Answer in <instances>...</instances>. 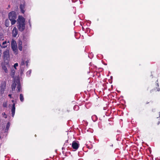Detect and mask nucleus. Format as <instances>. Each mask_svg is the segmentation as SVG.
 Returning a JSON list of instances; mask_svg holds the SVG:
<instances>
[{"instance_id": "nucleus-1", "label": "nucleus", "mask_w": 160, "mask_h": 160, "mask_svg": "<svg viewBox=\"0 0 160 160\" xmlns=\"http://www.w3.org/2000/svg\"><path fill=\"white\" fill-rule=\"evenodd\" d=\"M25 20L22 16H19L17 20V27L20 32L23 31L25 28Z\"/></svg>"}, {"instance_id": "nucleus-2", "label": "nucleus", "mask_w": 160, "mask_h": 160, "mask_svg": "<svg viewBox=\"0 0 160 160\" xmlns=\"http://www.w3.org/2000/svg\"><path fill=\"white\" fill-rule=\"evenodd\" d=\"M9 19L11 21L12 25L14 24L16 22V20L17 18V15L15 12L14 11H12L9 12L8 14Z\"/></svg>"}, {"instance_id": "nucleus-3", "label": "nucleus", "mask_w": 160, "mask_h": 160, "mask_svg": "<svg viewBox=\"0 0 160 160\" xmlns=\"http://www.w3.org/2000/svg\"><path fill=\"white\" fill-rule=\"evenodd\" d=\"M11 48L13 51L16 53H17V44L15 40L12 39L11 41Z\"/></svg>"}, {"instance_id": "nucleus-4", "label": "nucleus", "mask_w": 160, "mask_h": 160, "mask_svg": "<svg viewBox=\"0 0 160 160\" xmlns=\"http://www.w3.org/2000/svg\"><path fill=\"white\" fill-rule=\"evenodd\" d=\"M72 147L73 149H75V150H77L79 147V144L78 143V142L76 141H73Z\"/></svg>"}, {"instance_id": "nucleus-5", "label": "nucleus", "mask_w": 160, "mask_h": 160, "mask_svg": "<svg viewBox=\"0 0 160 160\" xmlns=\"http://www.w3.org/2000/svg\"><path fill=\"white\" fill-rule=\"evenodd\" d=\"M6 83L5 81L2 82L0 87V91L1 94H2L4 93V91L6 88Z\"/></svg>"}, {"instance_id": "nucleus-6", "label": "nucleus", "mask_w": 160, "mask_h": 160, "mask_svg": "<svg viewBox=\"0 0 160 160\" xmlns=\"http://www.w3.org/2000/svg\"><path fill=\"white\" fill-rule=\"evenodd\" d=\"M3 58L5 61L8 60L9 58V52L8 50H6L3 53Z\"/></svg>"}, {"instance_id": "nucleus-7", "label": "nucleus", "mask_w": 160, "mask_h": 160, "mask_svg": "<svg viewBox=\"0 0 160 160\" xmlns=\"http://www.w3.org/2000/svg\"><path fill=\"white\" fill-rule=\"evenodd\" d=\"M18 34V31L16 27H14L12 31V36L14 38L17 37V35Z\"/></svg>"}, {"instance_id": "nucleus-8", "label": "nucleus", "mask_w": 160, "mask_h": 160, "mask_svg": "<svg viewBox=\"0 0 160 160\" xmlns=\"http://www.w3.org/2000/svg\"><path fill=\"white\" fill-rule=\"evenodd\" d=\"M15 103H13L12 105V107L11 109L12 116L13 117L15 113Z\"/></svg>"}, {"instance_id": "nucleus-9", "label": "nucleus", "mask_w": 160, "mask_h": 160, "mask_svg": "<svg viewBox=\"0 0 160 160\" xmlns=\"http://www.w3.org/2000/svg\"><path fill=\"white\" fill-rule=\"evenodd\" d=\"M17 84V81L16 80H14L13 83H12V84L11 85L12 87V91H14L16 87V86Z\"/></svg>"}, {"instance_id": "nucleus-10", "label": "nucleus", "mask_w": 160, "mask_h": 160, "mask_svg": "<svg viewBox=\"0 0 160 160\" xmlns=\"http://www.w3.org/2000/svg\"><path fill=\"white\" fill-rule=\"evenodd\" d=\"M20 8L21 12L22 13H24L25 12L24 10V9L25 8V5L24 4H21L20 6Z\"/></svg>"}, {"instance_id": "nucleus-11", "label": "nucleus", "mask_w": 160, "mask_h": 160, "mask_svg": "<svg viewBox=\"0 0 160 160\" xmlns=\"http://www.w3.org/2000/svg\"><path fill=\"white\" fill-rule=\"evenodd\" d=\"M17 88L18 89L17 91L19 92L21 89V86L19 80H17Z\"/></svg>"}, {"instance_id": "nucleus-12", "label": "nucleus", "mask_w": 160, "mask_h": 160, "mask_svg": "<svg viewBox=\"0 0 160 160\" xmlns=\"http://www.w3.org/2000/svg\"><path fill=\"white\" fill-rule=\"evenodd\" d=\"M0 46L2 48H5L8 46V44L6 41L3 42L2 43V45L0 44Z\"/></svg>"}, {"instance_id": "nucleus-13", "label": "nucleus", "mask_w": 160, "mask_h": 160, "mask_svg": "<svg viewBox=\"0 0 160 160\" xmlns=\"http://www.w3.org/2000/svg\"><path fill=\"white\" fill-rule=\"evenodd\" d=\"M22 42L21 41H20L19 42L18 45V48L20 51H22Z\"/></svg>"}, {"instance_id": "nucleus-14", "label": "nucleus", "mask_w": 160, "mask_h": 160, "mask_svg": "<svg viewBox=\"0 0 160 160\" xmlns=\"http://www.w3.org/2000/svg\"><path fill=\"white\" fill-rule=\"evenodd\" d=\"M10 126V123L9 122H8L7 124L6 129H5V132H7L9 130V128Z\"/></svg>"}, {"instance_id": "nucleus-15", "label": "nucleus", "mask_w": 160, "mask_h": 160, "mask_svg": "<svg viewBox=\"0 0 160 160\" xmlns=\"http://www.w3.org/2000/svg\"><path fill=\"white\" fill-rule=\"evenodd\" d=\"M5 25L6 27H9V21L8 19H7L6 20L5 22Z\"/></svg>"}, {"instance_id": "nucleus-16", "label": "nucleus", "mask_w": 160, "mask_h": 160, "mask_svg": "<svg viewBox=\"0 0 160 160\" xmlns=\"http://www.w3.org/2000/svg\"><path fill=\"white\" fill-rule=\"evenodd\" d=\"M19 98L20 101L21 102H23L24 101V100L23 95L22 94H20V95Z\"/></svg>"}, {"instance_id": "nucleus-17", "label": "nucleus", "mask_w": 160, "mask_h": 160, "mask_svg": "<svg viewBox=\"0 0 160 160\" xmlns=\"http://www.w3.org/2000/svg\"><path fill=\"white\" fill-rule=\"evenodd\" d=\"M2 68L6 73H7L8 72V69L6 67L5 65H3L2 66Z\"/></svg>"}, {"instance_id": "nucleus-18", "label": "nucleus", "mask_w": 160, "mask_h": 160, "mask_svg": "<svg viewBox=\"0 0 160 160\" xmlns=\"http://www.w3.org/2000/svg\"><path fill=\"white\" fill-rule=\"evenodd\" d=\"M8 106V102H4L3 103V107L4 108H7Z\"/></svg>"}, {"instance_id": "nucleus-19", "label": "nucleus", "mask_w": 160, "mask_h": 160, "mask_svg": "<svg viewBox=\"0 0 160 160\" xmlns=\"http://www.w3.org/2000/svg\"><path fill=\"white\" fill-rule=\"evenodd\" d=\"M31 73V70H29L26 73L27 75L29 76Z\"/></svg>"}, {"instance_id": "nucleus-20", "label": "nucleus", "mask_w": 160, "mask_h": 160, "mask_svg": "<svg viewBox=\"0 0 160 160\" xmlns=\"http://www.w3.org/2000/svg\"><path fill=\"white\" fill-rule=\"evenodd\" d=\"M20 64L22 66L24 65L25 64V62L23 60L21 61Z\"/></svg>"}, {"instance_id": "nucleus-21", "label": "nucleus", "mask_w": 160, "mask_h": 160, "mask_svg": "<svg viewBox=\"0 0 160 160\" xmlns=\"http://www.w3.org/2000/svg\"><path fill=\"white\" fill-rule=\"evenodd\" d=\"M18 65V64L17 63H15L14 65V68L15 69H16V67Z\"/></svg>"}, {"instance_id": "nucleus-22", "label": "nucleus", "mask_w": 160, "mask_h": 160, "mask_svg": "<svg viewBox=\"0 0 160 160\" xmlns=\"http://www.w3.org/2000/svg\"><path fill=\"white\" fill-rule=\"evenodd\" d=\"M26 65L28 66V61H26Z\"/></svg>"}, {"instance_id": "nucleus-23", "label": "nucleus", "mask_w": 160, "mask_h": 160, "mask_svg": "<svg viewBox=\"0 0 160 160\" xmlns=\"http://www.w3.org/2000/svg\"><path fill=\"white\" fill-rule=\"evenodd\" d=\"M156 83H157V86L158 87L159 86V85H158V80L156 82Z\"/></svg>"}, {"instance_id": "nucleus-24", "label": "nucleus", "mask_w": 160, "mask_h": 160, "mask_svg": "<svg viewBox=\"0 0 160 160\" xmlns=\"http://www.w3.org/2000/svg\"><path fill=\"white\" fill-rule=\"evenodd\" d=\"M8 96L10 98H12V95L11 94H9L8 95Z\"/></svg>"}, {"instance_id": "nucleus-25", "label": "nucleus", "mask_w": 160, "mask_h": 160, "mask_svg": "<svg viewBox=\"0 0 160 160\" xmlns=\"http://www.w3.org/2000/svg\"><path fill=\"white\" fill-rule=\"evenodd\" d=\"M160 91V88H158L157 89V91Z\"/></svg>"}, {"instance_id": "nucleus-26", "label": "nucleus", "mask_w": 160, "mask_h": 160, "mask_svg": "<svg viewBox=\"0 0 160 160\" xmlns=\"http://www.w3.org/2000/svg\"><path fill=\"white\" fill-rule=\"evenodd\" d=\"M12 102H13V103H14V100H12Z\"/></svg>"}, {"instance_id": "nucleus-27", "label": "nucleus", "mask_w": 160, "mask_h": 160, "mask_svg": "<svg viewBox=\"0 0 160 160\" xmlns=\"http://www.w3.org/2000/svg\"><path fill=\"white\" fill-rule=\"evenodd\" d=\"M8 8H10V5H8Z\"/></svg>"}, {"instance_id": "nucleus-28", "label": "nucleus", "mask_w": 160, "mask_h": 160, "mask_svg": "<svg viewBox=\"0 0 160 160\" xmlns=\"http://www.w3.org/2000/svg\"><path fill=\"white\" fill-rule=\"evenodd\" d=\"M2 114L3 115H6L5 113V112H4V113H2Z\"/></svg>"}, {"instance_id": "nucleus-29", "label": "nucleus", "mask_w": 160, "mask_h": 160, "mask_svg": "<svg viewBox=\"0 0 160 160\" xmlns=\"http://www.w3.org/2000/svg\"><path fill=\"white\" fill-rule=\"evenodd\" d=\"M153 89H152V90H151L150 91V92H152L153 91Z\"/></svg>"}, {"instance_id": "nucleus-30", "label": "nucleus", "mask_w": 160, "mask_h": 160, "mask_svg": "<svg viewBox=\"0 0 160 160\" xmlns=\"http://www.w3.org/2000/svg\"><path fill=\"white\" fill-rule=\"evenodd\" d=\"M14 72H12V73H13V75H14Z\"/></svg>"}, {"instance_id": "nucleus-31", "label": "nucleus", "mask_w": 160, "mask_h": 160, "mask_svg": "<svg viewBox=\"0 0 160 160\" xmlns=\"http://www.w3.org/2000/svg\"><path fill=\"white\" fill-rule=\"evenodd\" d=\"M29 23L30 25V20H29Z\"/></svg>"}, {"instance_id": "nucleus-32", "label": "nucleus", "mask_w": 160, "mask_h": 160, "mask_svg": "<svg viewBox=\"0 0 160 160\" xmlns=\"http://www.w3.org/2000/svg\"><path fill=\"white\" fill-rule=\"evenodd\" d=\"M22 71L21 70V74L22 73Z\"/></svg>"}]
</instances>
